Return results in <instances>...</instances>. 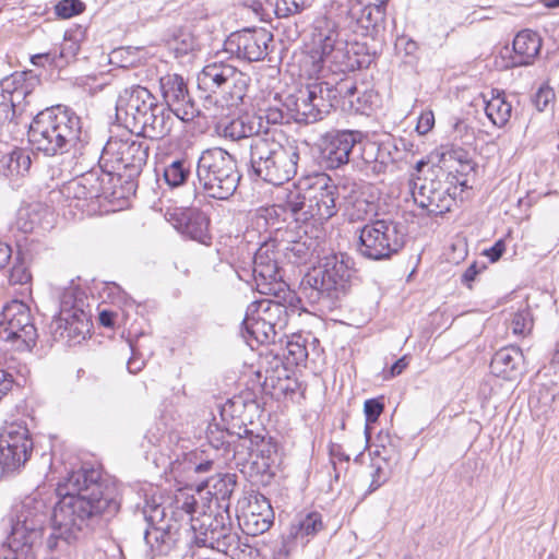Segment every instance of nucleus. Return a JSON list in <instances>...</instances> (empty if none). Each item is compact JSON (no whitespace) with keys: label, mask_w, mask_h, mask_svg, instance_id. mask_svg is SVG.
Returning a JSON list of instances; mask_svg holds the SVG:
<instances>
[{"label":"nucleus","mask_w":559,"mask_h":559,"mask_svg":"<svg viewBox=\"0 0 559 559\" xmlns=\"http://www.w3.org/2000/svg\"><path fill=\"white\" fill-rule=\"evenodd\" d=\"M57 495L51 533L45 544L49 552L62 550L63 546L91 534L120 508L116 488L106 484L96 468L70 473L58 484Z\"/></svg>","instance_id":"nucleus-1"},{"label":"nucleus","mask_w":559,"mask_h":559,"mask_svg":"<svg viewBox=\"0 0 559 559\" xmlns=\"http://www.w3.org/2000/svg\"><path fill=\"white\" fill-rule=\"evenodd\" d=\"M207 495H211L209 502L201 490L190 493L180 489L174 499L173 514L180 520L190 523L193 532V540L200 547L216 549L229 556L231 559H259L258 549L241 543L240 537L226 525L223 515H213L212 502L217 508L227 510L228 500L236 487L235 474H217L206 481Z\"/></svg>","instance_id":"nucleus-2"},{"label":"nucleus","mask_w":559,"mask_h":559,"mask_svg":"<svg viewBox=\"0 0 559 559\" xmlns=\"http://www.w3.org/2000/svg\"><path fill=\"white\" fill-rule=\"evenodd\" d=\"M338 189L323 173L302 177L285 197L283 209L297 224L321 229L336 212Z\"/></svg>","instance_id":"nucleus-3"},{"label":"nucleus","mask_w":559,"mask_h":559,"mask_svg":"<svg viewBox=\"0 0 559 559\" xmlns=\"http://www.w3.org/2000/svg\"><path fill=\"white\" fill-rule=\"evenodd\" d=\"M250 167L259 179L281 186L298 169L299 147L281 131H265L250 140Z\"/></svg>","instance_id":"nucleus-4"},{"label":"nucleus","mask_w":559,"mask_h":559,"mask_svg":"<svg viewBox=\"0 0 559 559\" xmlns=\"http://www.w3.org/2000/svg\"><path fill=\"white\" fill-rule=\"evenodd\" d=\"M32 147L47 156L63 154L81 143L80 117L63 106H52L38 112L27 131Z\"/></svg>","instance_id":"nucleus-5"},{"label":"nucleus","mask_w":559,"mask_h":559,"mask_svg":"<svg viewBox=\"0 0 559 559\" xmlns=\"http://www.w3.org/2000/svg\"><path fill=\"white\" fill-rule=\"evenodd\" d=\"M47 521V508L43 500L27 497L16 510L8 537L10 556L0 559H37L43 546V535Z\"/></svg>","instance_id":"nucleus-6"},{"label":"nucleus","mask_w":559,"mask_h":559,"mask_svg":"<svg viewBox=\"0 0 559 559\" xmlns=\"http://www.w3.org/2000/svg\"><path fill=\"white\" fill-rule=\"evenodd\" d=\"M338 27L335 21L326 16L317 17L312 27V48L305 58V66L311 64L309 76L319 75L325 67L333 72L353 71L356 60H353L346 49V44L338 38Z\"/></svg>","instance_id":"nucleus-7"},{"label":"nucleus","mask_w":559,"mask_h":559,"mask_svg":"<svg viewBox=\"0 0 559 559\" xmlns=\"http://www.w3.org/2000/svg\"><path fill=\"white\" fill-rule=\"evenodd\" d=\"M197 177L204 193L217 200L231 197L240 181L235 158L221 147L202 152L198 159Z\"/></svg>","instance_id":"nucleus-8"},{"label":"nucleus","mask_w":559,"mask_h":559,"mask_svg":"<svg viewBox=\"0 0 559 559\" xmlns=\"http://www.w3.org/2000/svg\"><path fill=\"white\" fill-rule=\"evenodd\" d=\"M148 157V145L132 135L110 138L103 147L99 156L102 173L115 177L132 179L139 176Z\"/></svg>","instance_id":"nucleus-9"},{"label":"nucleus","mask_w":559,"mask_h":559,"mask_svg":"<svg viewBox=\"0 0 559 559\" xmlns=\"http://www.w3.org/2000/svg\"><path fill=\"white\" fill-rule=\"evenodd\" d=\"M85 293L71 283L60 294V311L51 322L55 340L80 342L90 331V317L85 311Z\"/></svg>","instance_id":"nucleus-10"},{"label":"nucleus","mask_w":559,"mask_h":559,"mask_svg":"<svg viewBox=\"0 0 559 559\" xmlns=\"http://www.w3.org/2000/svg\"><path fill=\"white\" fill-rule=\"evenodd\" d=\"M350 258L345 253H331L318 269L306 275L305 282L318 299L334 304L346 295L350 278Z\"/></svg>","instance_id":"nucleus-11"},{"label":"nucleus","mask_w":559,"mask_h":559,"mask_svg":"<svg viewBox=\"0 0 559 559\" xmlns=\"http://www.w3.org/2000/svg\"><path fill=\"white\" fill-rule=\"evenodd\" d=\"M405 233L401 223L390 218L372 221L359 229L358 252L370 260L390 258L402 249Z\"/></svg>","instance_id":"nucleus-12"},{"label":"nucleus","mask_w":559,"mask_h":559,"mask_svg":"<svg viewBox=\"0 0 559 559\" xmlns=\"http://www.w3.org/2000/svg\"><path fill=\"white\" fill-rule=\"evenodd\" d=\"M284 107H288V115L298 123H313L323 118L331 108V92L329 83L316 81L301 87L295 94L286 96Z\"/></svg>","instance_id":"nucleus-13"},{"label":"nucleus","mask_w":559,"mask_h":559,"mask_svg":"<svg viewBox=\"0 0 559 559\" xmlns=\"http://www.w3.org/2000/svg\"><path fill=\"white\" fill-rule=\"evenodd\" d=\"M452 190L456 188L445 180L442 169L431 170L429 176L417 178L411 189L415 204L429 215H441L451 210L455 203Z\"/></svg>","instance_id":"nucleus-14"},{"label":"nucleus","mask_w":559,"mask_h":559,"mask_svg":"<svg viewBox=\"0 0 559 559\" xmlns=\"http://www.w3.org/2000/svg\"><path fill=\"white\" fill-rule=\"evenodd\" d=\"M0 337L11 342L17 350H29L38 334L29 307L20 300L8 302L1 313Z\"/></svg>","instance_id":"nucleus-15"},{"label":"nucleus","mask_w":559,"mask_h":559,"mask_svg":"<svg viewBox=\"0 0 559 559\" xmlns=\"http://www.w3.org/2000/svg\"><path fill=\"white\" fill-rule=\"evenodd\" d=\"M111 190V178L99 169L75 177L64 183L60 190L61 195L69 203L79 210H84L90 200L97 199L109 193Z\"/></svg>","instance_id":"nucleus-16"},{"label":"nucleus","mask_w":559,"mask_h":559,"mask_svg":"<svg viewBox=\"0 0 559 559\" xmlns=\"http://www.w3.org/2000/svg\"><path fill=\"white\" fill-rule=\"evenodd\" d=\"M33 443L25 425L11 423L0 433V465L4 473L20 468L29 457Z\"/></svg>","instance_id":"nucleus-17"},{"label":"nucleus","mask_w":559,"mask_h":559,"mask_svg":"<svg viewBox=\"0 0 559 559\" xmlns=\"http://www.w3.org/2000/svg\"><path fill=\"white\" fill-rule=\"evenodd\" d=\"M156 105L155 96L146 87L133 85L119 94L116 116L132 132L139 129V123Z\"/></svg>","instance_id":"nucleus-18"},{"label":"nucleus","mask_w":559,"mask_h":559,"mask_svg":"<svg viewBox=\"0 0 559 559\" xmlns=\"http://www.w3.org/2000/svg\"><path fill=\"white\" fill-rule=\"evenodd\" d=\"M275 242H264L253 257L252 275L257 290L262 295L277 296L285 283L278 267Z\"/></svg>","instance_id":"nucleus-19"},{"label":"nucleus","mask_w":559,"mask_h":559,"mask_svg":"<svg viewBox=\"0 0 559 559\" xmlns=\"http://www.w3.org/2000/svg\"><path fill=\"white\" fill-rule=\"evenodd\" d=\"M272 39L273 35L265 28H247L230 34L225 40L224 49L239 59L259 61L267 55Z\"/></svg>","instance_id":"nucleus-20"},{"label":"nucleus","mask_w":559,"mask_h":559,"mask_svg":"<svg viewBox=\"0 0 559 559\" xmlns=\"http://www.w3.org/2000/svg\"><path fill=\"white\" fill-rule=\"evenodd\" d=\"M361 132L343 130L329 132L320 140V157L328 168H338L349 162V155L357 143H360Z\"/></svg>","instance_id":"nucleus-21"},{"label":"nucleus","mask_w":559,"mask_h":559,"mask_svg":"<svg viewBox=\"0 0 559 559\" xmlns=\"http://www.w3.org/2000/svg\"><path fill=\"white\" fill-rule=\"evenodd\" d=\"M37 79L32 72H14L3 79L0 78V110L5 112L9 118V109L12 111L11 118L17 111L23 109L26 98L32 94Z\"/></svg>","instance_id":"nucleus-22"},{"label":"nucleus","mask_w":559,"mask_h":559,"mask_svg":"<svg viewBox=\"0 0 559 559\" xmlns=\"http://www.w3.org/2000/svg\"><path fill=\"white\" fill-rule=\"evenodd\" d=\"M160 90L164 105L176 115L177 119L190 121L199 115V109L189 95L182 76L168 74L162 78Z\"/></svg>","instance_id":"nucleus-23"},{"label":"nucleus","mask_w":559,"mask_h":559,"mask_svg":"<svg viewBox=\"0 0 559 559\" xmlns=\"http://www.w3.org/2000/svg\"><path fill=\"white\" fill-rule=\"evenodd\" d=\"M249 450L251 469L259 475H272V467L275 464L277 447L272 439L254 435L245 429V436H240V444Z\"/></svg>","instance_id":"nucleus-24"},{"label":"nucleus","mask_w":559,"mask_h":559,"mask_svg":"<svg viewBox=\"0 0 559 559\" xmlns=\"http://www.w3.org/2000/svg\"><path fill=\"white\" fill-rule=\"evenodd\" d=\"M274 512L265 497L249 501L247 510L239 516V525L247 535L257 536L270 530Z\"/></svg>","instance_id":"nucleus-25"},{"label":"nucleus","mask_w":559,"mask_h":559,"mask_svg":"<svg viewBox=\"0 0 559 559\" xmlns=\"http://www.w3.org/2000/svg\"><path fill=\"white\" fill-rule=\"evenodd\" d=\"M176 118V115L166 108L164 104L157 103L151 112L139 123V129L132 132L141 133L143 136L152 140H159L171 132Z\"/></svg>","instance_id":"nucleus-26"},{"label":"nucleus","mask_w":559,"mask_h":559,"mask_svg":"<svg viewBox=\"0 0 559 559\" xmlns=\"http://www.w3.org/2000/svg\"><path fill=\"white\" fill-rule=\"evenodd\" d=\"M299 236L296 240L288 241L285 247V257L296 264L306 263L317 251L318 239L322 234L321 229H312L307 224H299Z\"/></svg>","instance_id":"nucleus-27"},{"label":"nucleus","mask_w":559,"mask_h":559,"mask_svg":"<svg viewBox=\"0 0 559 559\" xmlns=\"http://www.w3.org/2000/svg\"><path fill=\"white\" fill-rule=\"evenodd\" d=\"M364 160L370 165L373 174L380 175L385 173L389 165L396 163L402 158V152L392 141L377 143H367L364 146Z\"/></svg>","instance_id":"nucleus-28"},{"label":"nucleus","mask_w":559,"mask_h":559,"mask_svg":"<svg viewBox=\"0 0 559 559\" xmlns=\"http://www.w3.org/2000/svg\"><path fill=\"white\" fill-rule=\"evenodd\" d=\"M242 326V336L251 347L253 341L257 344H274L282 341V335H278L258 312L251 311L250 306L247 308Z\"/></svg>","instance_id":"nucleus-29"},{"label":"nucleus","mask_w":559,"mask_h":559,"mask_svg":"<svg viewBox=\"0 0 559 559\" xmlns=\"http://www.w3.org/2000/svg\"><path fill=\"white\" fill-rule=\"evenodd\" d=\"M542 48V38L531 29L519 32L513 39V66H528L538 56Z\"/></svg>","instance_id":"nucleus-30"},{"label":"nucleus","mask_w":559,"mask_h":559,"mask_svg":"<svg viewBox=\"0 0 559 559\" xmlns=\"http://www.w3.org/2000/svg\"><path fill=\"white\" fill-rule=\"evenodd\" d=\"M235 70L236 67L223 61L211 62L198 74V85L205 92L214 93L229 85V79Z\"/></svg>","instance_id":"nucleus-31"},{"label":"nucleus","mask_w":559,"mask_h":559,"mask_svg":"<svg viewBox=\"0 0 559 559\" xmlns=\"http://www.w3.org/2000/svg\"><path fill=\"white\" fill-rule=\"evenodd\" d=\"M249 306L251 311L258 312L278 335H284V330L288 323L286 306L267 298L253 301Z\"/></svg>","instance_id":"nucleus-32"},{"label":"nucleus","mask_w":559,"mask_h":559,"mask_svg":"<svg viewBox=\"0 0 559 559\" xmlns=\"http://www.w3.org/2000/svg\"><path fill=\"white\" fill-rule=\"evenodd\" d=\"M522 360L523 354L519 347H503L493 355L490 369L495 376L512 380L516 377Z\"/></svg>","instance_id":"nucleus-33"},{"label":"nucleus","mask_w":559,"mask_h":559,"mask_svg":"<svg viewBox=\"0 0 559 559\" xmlns=\"http://www.w3.org/2000/svg\"><path fill=\"white\" fill-rule=\"evenodd\" d=\"M178 539V528L174 525H154L144 533V540L154 556L167 555Z\"/></svg>","instance_id":"nucleus-34"},{"label":"nucleus","mask_w":559,"mask_h":559,"mask_svg":"<svg viewBox=\"0 0 559 559\" xmlns=\"http://www.w3.org/2000/svg\"><path fill=\"white\" fill-rule=\"evenodd\" d=\"M323 530L322 515L319 512L299 514L290 524L288 539H295L306 545L311 537Z\"/></svg>","instance_id":"nucleus-35"},{"label":"nucleus","mask_w":559,"mask_h":559,"mask_svg":"<svg viewBox=\"0 0 559 559\" xmlns=\"http://www.w3.org/2000/svg\"><path fill=\"white\" fill-rule=\"evenodd\" d=\"M485 112L496 127H503L511 118L512 105L507 100L503 91L491 90L490 97L485 99Z\"/></svg>","instance_id":"nucleus-36"},{"label":"nucleus","mask_w":559,"mask_h":559,"mask_svg":"<svg viewBox=\"0 0 559 559\" xmlns=\"http://www.w3.org/2000/svg\"><path fill=\"white\" fill-rule=\"evenodd\" d=\"M31 155L26 150L14 148L0 157V175L4 177L24 176L31 167Z\"/></svg>","instance_id":"nucleus-37"},{"label":"nucleus","mask_w":559,"mask_h":559,"mask_svg":"<svg viewBox=\"0 0 559 559\" xmlns=\"http://www.w3.org/2000/svg\"><path fill=\"white\" fill-rule=\"evenodd\" d=\"M261 123L257 121L255 117L249 115L240 116L233 119L223 128V135L230 140L238 141L241 139L250 138L251 140L257 135H262Z\"/></svg>","instance_id":"nucleus-38"},{"label":"nucleus","mask_w":559,"mask_h":559,"mask_svg":"<svg viewBox=\"0 0 559 559\" xmlns=\"http://www.w3.org/2000/svg\"><path fill=\"white\" fill-rule=\"evenodd\" d=\"M349 15L368 34L383 19L384 8L371 3L360 4L355 1L349 8Z\"/></svg>","instance_id":"nucleus-39"},{"label":"nucleus","mask_w":559,"mask_h":559,"mask_svg":"<svg viewBox=\"0 0 559 559\" xmlns=\"http://www.w3.org/2000/svg\"><path fill=\"white\" fill-rule=\"evenodd\" d=\"M192 163L188 158H176L164 168V179L171 188L185 185L191 176Z\"/></svg>","instance_id":"nucleus-40"},{"label":"nucleus","mask_w":559,"mask_h":559,"mask_svg":"<svg viewBox=\"0 0 559 559\" xmlns=\"http://www.w3.org/2000/svg\"><path fill=\"white\" fill-rule=\"evenodd\" d=\"M508 326L512 334L520 337L528 335L534 326L532 310L527 304H521L519 308L510 313Z\"/></svg>","instance_id":"nucleus-41"},{"label":"nucleus","mask_w":559,"mask_h":559,"mask_svg":"<svg viewBox=\"0 0 559 559\" xmlns=\"http://www.w3.org/2000/svg\"><path fill=\"white\" fill-rule=\"evenodd\" d=\"M209 221L202 213H191L185 224L183 233L187 234L191 239L200 242H205L207 236Z\"/></svg>","instance_id":"nucleus-42"},{"label":"nucleus","mask_w":559,"mask_h":559,"mask_svg":"<svg viewBox=\"0 0 559 559\" xmlns=\"http://www.w3.org/2000/svg\"><path fill=\"white\" fill-rule=\"evenodd\" d=\"M249 78L239 70H235L229 79L228 103L230 106H237L242 103L248 88Z\"/></svg>","instance_id":"nucleus-43"},{"label":"nucleus","mask_w":559,"mask_h":559,"mask_svg":"<svg viewBox=\"0 0 559 559\" xmlns=\"http://www.w3.org/2000/svg\"><path fill=\"white\" fill-rule=\"evenodd\" d=\"M266 4L277 17H287L301 12L307 5V0H266Z\"/></svg>","instance_id":"nucleus-44"},{"label":"nucleus","mask_w":559,"mask_h":559,"mask_svg":"<svg viewBox=\"0 0 559 559\" xmlns=\"http://www.w3.org/2000/svg\"><path fill=\"white\" fill-rule=\"evenodd\" d=\"M286 350L287 360L296 366L305 364L308 358L306 342L301 336H295L288 341L286 344Z\"/></svg>","instance_id":"nucleus-45"},{"label":"nucleus","mask_w":559,"mask_h":559,"mask_svg":"<svg viewBox=\"0 0 559 559\" xmlns=\"http://www.w3.org/2000/svg\"><path fill=\"white\" fill-rule=\"evenodd\" d=\"M284 102L278 100L277 104L269 106L263 110V116H259L257 121L265 119L271 124H283L290 123L293 121L290 115H288V107L283 106Z\"/></svg>","instance_id":"nucleus-46"},{"label":"nucleus","mask_w":559,"mask_h":559,"mask_svg":"<svg viewBox=\"0 0 559 559\" xmlns=\"http://www.w3.org/2000/svg\"><path fill=\"white\" fill-rule=\"evenodd\" d=\"M329 91L331 92V107L337 96L350 104V99H354L358 93L356 83L350 79L341 80L334 86L329 83Z\"/></svg>","instance_id":"nucleus-47"},{"label":"nucleus","mask_w":559,"mask_h":559,"mask_svg":"<svg viewBox=\"0 0 559 559\" xmlns=\"http://www.w3.org/2000/svg\"><path fill=\"white\" fill-rule=\"evenodd\" d=\"M374 210L373 203L367 201L365 198H356L353 203L347 206L346 214L350 222L364 221Z\"/></svg>","instance_id":"nucleus-48"},{"label":"nucleus","mask_w":559,"mask_h":559,"mask_svg":"<svg viewBox=\"0 0 559 559\" xmlns=\"http://www.w3.org/2000/svg\"><path fill=\"white\" fill-rule=\"evenodd\" d=\"M384 405L379 400L370 399L365 402L364 412L366 416V428L365 433L369 438V424H373L378 420L379 416L383 412Z\"/></svg>","instance_id":"nucleus-49"},{"label":"nucleus","mask_w":559,"mask_h":559,"mask_svg":"<svg viewBox=\"0 0 559 559\" xmlns=\"http://www.w3.org/2000/svg\"><path fill=\"white\" fill-rule=\"evenodd\" d=\"M56 14L62 19H70L80 14L84 10V4L80 0H62L56 8Z\"/></svg>","instance_id":"nucleus-50"},{"label":"nucleus","mask_w":559,"mask_h":559,"mask_svg":"<svg viewBox=\"0 0 559 559\" xmlns=\"http://www.w3.org/2000/svg\"><path fill=\"white\" fill-rule=\"evenodd\" d=\"M555 99V92L554 90L548 86V85H543L538 88V91L536 92L534 98H533V103L535 105V107L539 110V111H543L545 110L548 105Z\"/></svg>","instance_id":"nucleus-51"},{"label":"nucleus","mask_w":559,"mask_h":559,"mask_svg":"<svg viewBox=\"0 0 559 559\" xmlns=\"http://www.w3.org/2000/svg\"><path fill=\"white\" fill-rule=\"evenodd\" d=\"M32 275L27 267L22 264H15L10 272V283L24 285L31 282Z\"/></svg>","instance_id":"nucleus-52"},{"label":"nucleus","mask_w":559,"mask_h":559,"mask_svg":"<svg viewBox=\"0 0 559 559\" xmlns=\"http://www.w3.org/2000/svg\"><path fill=\"white\" fill-rule=\"evenodd\" d=\"M296 544L295 539H288V534L283 536L281 545L274 550L273 559H287Z\"/></svg>","instance_id":"nucleus-53"},{"label":"nucleus","mask_w":559,"mask_h":559,"mask_svg":"<svg viewBox=\"0 0 559 559\" xmlns=\"http://www.w3.org/2000/svg\"><path fill=\"white\" fill-rule=\"evenodd\" d=\"M435 126V116L432 111L423 112L417 121L416 131L419 134H427Z\"/></svg>","instance_id":"nucleus-54"},{"label":"nucleus","mask_w":559,"mask_h":559,"mask_svg":"<svg viewBox=\"0 0 559 559\" xmlns=\"http://www.w3.org/2000/svg\"><path fill=\"white\" fill-rule=\"evenodd\" d=\"M395 49L400 52L403 51L405 56H413L417 51L418 45L415 40L401 36L395 41Z\"/></svg>","instance_id":"nucleus-55"},{"label":"nucleus","mask_w":559,"mask_h":559,"mask_svg":"<svg viewBox=\"0 0 559 559\" xmlns=\"http://www.w3.org/2000/svg\"><path fill=\"white\" fill-rule=\"evenodd\" d=\"M371 105V94L365 92L362 95L357 96L354 99H350V108L356 112L365 114Z\"/></svg>","instance_id":"nucleus-56"},{"label":"nucleus","mask_w":559,"mask_h":559,"mask_svg":"<svg viewBox=\"0 0 559 559\" xmlns=\"http://www.w3.org/2000/svg\"><path fill=\"white\" fill-rule=\"evenodd\" d=\"M388 477L384 475L381 466H376L371 474V483L369 485V492H372L380 488L385 481Z\"/></svg>","instance_id":"nucleus-57"},{"label":"nucleus","mask_w":559,"mask_h":559,"mask_svg":"<svg viewBox=\"0 0 559 559\" xmlns=\"http://www.w3.org/2000/svg\"><path fill=\"white\" fill-rule=\"evenodd\" d=\"M504 251L506 243L500 239L491 248L485 251V255L488 257L491 262H496L501 258Z\"/></svg>","instance_id":"nucleus-58"},{"label":"nucleus","mask_w":559,"mask_h":559,"mask_svg":"<svg viewBox=\"0 0 559 559\" xmlns=\"http://www.w3.org/2000/svg\"><path fill=\"white\" fill-rule=\"evenodd\" d=\"M12 383V376L0 368V400L11 390Z\"/></svg>","instance_id":"nucleus-59"},{"label":"nucleus","mask_w":559,"mask_h":559,"mask_svg":"<svg viewBox=\"0 0 559 559\" xmlns=\"http://www.w3.org/2000/svg\"><path fill=\"white\" fill-rule=\"evenodd\" d=\"M246 4L252 9L255 15L263 17L267 14L269 10H272L269 4L261 2L260 0H248Z\"/></svg>","instance_id":"nucleus-60"},{"label":"nucleus","mask_w":559,"mask_h":559,"mask_svg":"<svg viewBox=\"0 0 559 559\" xmlns=\"http://www.w3.org/2000/svg\"><path fill=\"white\" fill-rule=\"evenodd\" d=\"M217 433L219 436L215 437V432L213 430L210 431V433H209L210 443L216 449H223L229 444V441L226 440V437L228 436V433H225L223 431H217Z\"/></svg>","instance_id":"nucleus-61"},{"label":"nucleus","mask_w":559,"mask_h":559,"mask_svg":"<svg viewBox=\"0 0 559 559\" xmlns=\"http://www.w3.org/2000/svg\"><path fill=\"white\" fill-rule=\"evenodd\" d=\"M408 366V360L406 356L401 357L399 360H396L390 368V378H394L396 376H400L405 368Z\"/></svg>","instance_id":"nucleus-62"},{"label":"nucleus","mask_w":559,"mask_h":559,"mask_svg":"<svg viewBox=\"0 0 559 559\" xmlns=\"http://www.w3.org/2000/svg\"><path fill=\"white\" fill-rule=\"evenodd\" d=\"M12 255V249L9 245L0 242V269L4 267Z\"/></svg>","instance_id":"nucleus-63"},{"label":"nucleus","mask_w":559,"mask_h":559,"mask_svg":"<svg viewBox=\"0 0 559 559\" xmlns=\"http://www.w3.org/2000/svg\"><path fill=\"white\" fill-rule=\"evenodd\" d=\"M115 313L111 312V311H108V310H103L100 311L99 313V322L102 325L106 326V328H111L114 326L115 324Z\"/></svg>","instance_id":"nucleus-64"}]
</instances>
